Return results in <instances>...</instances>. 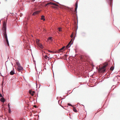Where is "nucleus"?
Instances as JSON below:
<instances>
[{"label": "nucleus", "instance_id": "7", "mask_svg": "<svg viewBox=\"0 0 120 120\" xmlns=\"http://www.w3.org/2000/svg\"><path fill=\"white\" fill-rule=\"evenodd\" d=\"M38 46L40 47L42 49L43 48V47L42 44L40 43H39L38 44H37Z\"/></svg>", "mask_w": 120, "mask_h": 120}, {"label": "nucleus", "instance_id": "13", "mask_svg": "<svg viewBox=\"0 0 120 120\" xmlns=\"http://www.w3.org/2000/svg\"><path fill=\"white\" fill-rule=\"evenodd\" d=\"M16 64L18 66V67H19V66H21L20 64L18 62H16Z\"/></svg>", "mask_w": 120, "mask_h": 120}, {"label": "nucleus", "instance_id": "25", "mask_svg": "<svg viewBox=\"0 0 120 120\" xmlns=\"http://www.w3.org/2000/svg\"><path fill=\"white\" fill-rule=\"evenodd\" d=\"M71 40L70 42H69V43L68 44H69V45H70V44H71Z\"/></svg>", "mask_w": 120, "mask_h": 120}, {"label": "nucleus", "instance_id": "18", "mask_svg": "<svg viewBox=\"0 0 120 120\" xmlns=\"http://www.w3.org/2000/svg\"><path fill=\"white\" fill-rule=\"evenodd\" d=\"M73 110L74 112H77L76 109L75 108H73Z\"/></svg>", "mask_w": 120, "mask_h": 120}, {"label": "nucleus", "instance_id": "22", "mask_svg": "<svg viewBox=\"0 0 120 120\" xmlns=\"http://www.w3.org/2000/svg\"><path fill=\"white\" fill-rule=\"evenodd\" d=\"M51 5H53L55 6H57V5L54 3H52Z\"/></svg>", "mask_w": 120, "mask_h": 120}, {"label": "nucleus", "instance_id": "17", "mask_svg": "<svg viewBox=\"0 0 120 120\" xmlns=\"http://www.w3.org/2000/svg\"><path fill=\"white\" fill-rule=\"evenodd\" d=\"M114 68H113V67L112 66L111 67L110 69L112 71L113 70Z\"/></svg>", "mask_w": 120, "mask_h": 120}, {"label": "nucleus", "instance_id": "8", "mask_svg": "<svg viewBox=\"0 0 120 120\" xmlns=\"http://www.w3.org/2000/svg\"><path fill=\"white\" fill-rule=\"evenodd\" d=\"M40 12L39 11H37L36 12H34L33 14L32 15H35L36 14H37L39 12Z\"/></svg>", "mask_w": 120, "mask_h": 120}, {"label": "nucleus", "instance_id": "20", "mask_svg": "<svg viewBox=\"0 0 120 120\" xmlns=\"http://www.w3.org/2000/svg\"><path fill=\"white\" fill-rule=\"evenodd\" d=\"M52 2H50L49 3H48L47 4V5H51Z\"/></svg>", "mask_w": 120, "mask_h": 120}, {"label": "nucleus", "instance_id": "10", "mask_svg": "<svg viewBox=\"0 0 120 120\" xmlns=\"http://www.w3.org/2000/svg\"><path fill=\"white\" fill-rule=\"evenodd\" d=\"M43 57H44V58H45V59H47V58H48V60H49L50 59V58H49V57H47V56L46 55H45V56H43Z\"/></svg>", "mask_w": 120, "mask_h": 120}, {"label": "nucleus", "instance_id": "15", "mask_svg": "<svg viewBox=\"0 0 120 120\" xmlns=\"http://www.w3.org/2000/svg\"><path fill=\"white\" fill-rule=\"evenodd\" d=\"M29 93L32 96H33L34 95L33 94H32V92L30 90L29 91Z\"/></svg>", "mask_w": 120, "mask_h": 120}, {"label": "nucleus", "instance_id": "33", "mask_svg": "<svg viewBox=\"0 0 120 120\" xmlns=\"http://www.w3.org/2000/svg\"><path fill=\"white\" fill-rule=\"evenodd\" d=\"M49 51V52H52V51Z\"/></svg>", "mask_w": 120, "mask_h": 120}, {"label": "nucleus", "instance_id": "29", "mask_svg": "<svg viewBox=\"0 0 120 120\" xmlns=\"http://www.w3.org/2000/svg\"><path fill=\"white\" fill-rule=\"evenodd\" d=\"M112 0H110V3H111V2H112Z\"/></svg>", "mask_w": 120, "mask_h": 120}, {"label": "nucleus", "instance_id": "12", "mask_svg": "<svg viewBox=\"0 0 120 120\" xmlns=\"http://www.w3.org/2000/svg\"><path fill=\"white\" fill-rule=\"evenodd\" d=\"M41 19L43 20V21L45 20V19H44V16L42 15L41 16Z\"/></svg>", "mask_w": 120, "mask_h": 120}, {"label": "nucleus", "instance_id": "21", "mask_svg": "<svg viewBox=\"0 0 120 120\" xmlns=\"http://www.w3.org/2000/svg\"><path fill=\"white\" fill-rule=\"evenodd\" d=\"M52 39V37H49L48 39V40H51Z\"/></svg>", "mask_w": 120, "mask_h": 120}, {"label": "nucleus", "instance_id": "6", "mask_svg": "<svg viewBox=\"0 0 120 120\" xmlns=\"http://www.w3.org/2000/svg\"><path fill=\"white\" fill-rule=\"evenodd\" d=\"M65 47V46L63 47L61 49H60L59 51V52H62L64 51V49Z\"/></svg>", "mask_w": 120, "mask_h": 120}, {"label": "nucleus", "instance_id": "26", "mask_svg": "<svg viewBox=\"0 0 120 120\" xmlns=\"http://www.w3.org/2000/svg\"><path fill=\"white\" fill-rule=\"evenodd\" d=\"M0 97H2V94H0Z\"/></svg>", "mask_w": 120, "mask_h": 120}, {"label": "nucleus", "instance_id": "31", "mask_svg": "<svg viewBox=\"0 0 120 120\" xmlns=\"http://www.w3.org/2000/svg\"><path fill=\"white\" fill-rule=\"evenodd\" d=\"M47 4H46L45 5V6L46 7L47 6Z\"/></svg>", "mask_w": 120, "mask_h": 120}, {"label": "nucleus", "instance_id": "32", "mask_svg": "<svg viewBox=\"0 0 120 120\" xmlns=\"http://www.w3.org/2000/svg\"><path fill=\"white\" fill-rule=\"evenodd\" d=\"M32 0V1H34L35 0Z\"/></svg>", "mask_w": 120, "mask_h": 120}, {"label": "nucleus", "instance_id": "14", "mask_svg": "<svg viewBox=\"0 0 120 120\" xmlns=\"http://www.w3.org/2000/svg\"><path fill=\"white\" fill-rule=\"evenodd\" d=\"M40 41V40L38 39H37L36 40V42L37 44H38L40 43L39 42V41Z\"/></svg>", "mask_w": 120, "mask_h": 120}, {"label": "nucleus", "instance_id": "24", "mask_svg": "<svg viewBox=\"0 0 120 120\" xmlns=\"http://www.w3.org/2000/svg\"><path fill=\"white\" fill-rule=\"evenodd\" d=\"M68 104L69 106H72V105L70 103H68Z\"/></svg>", "mask_w": 120, "mask_h": 120}, {"label": "nucleus", "instance_id": "27", "mask_svg": "<svg viewBox=\"0 0 120 120\" xmlns=\"http://www.w3.org/2000/svg\"><path fill=\"white\" fill-rule=\"evenodd\" d=\"M35 93L34 91H33L32 92V94H33Z\"/></svg>", "mask_w": 120, "mask_h": 120}, {"label": "nucleus", "instance_id": "23", "mask_svg": "<svg viewBox=\"0 0 120 120\" xmlns=\"http://www.w3.org/2000/svg\"><path fill=\"white\" fill-rule=\"evenodd\" d=\"M73 33H72V34H71V38H72V37H73Z\"/></svg>", "mask_w": 120, "mask_h": 120}, {"label": "nucleus", "instance_id": "34", "mask_svg": "<svg viewBox=\"0 0 120 120\" xmlns=\"http://www.w3.org/2000/svg\"><path fill=\"white\" fill-rule=\"evenodd\" d=\"M9 112L10 113V111H9Z\"/></svg>", "mask_w": 120, "mask_h": 120}, {"label": "nucleus", "instance_id": "5", "mask_svg": "<svg viewBox=\"0 0 120 120\" xmlns=\"http://www.w3.org/2000/svg\"><path fill=\"white\" fill-rule=\"evenodd\" d=\"M75 12H77V10L78 7V3L77 2H76L75 4Z\"/></svg>", "mask_w": 120, "mask_h": 120}, {"label": "nucleus", "instance_id": "1", "mask_svg": "<svg viewBox=\"0 0 120 120\" xmlns=\"http://www.w3.org/2000/svg\"><path fill=\"white\" fill-rule=\"evenodd\" d=\"M6 24L7 23L5 21L3 22L2 30L3 32L4 37L8 45L9 46V44L6 33Z\"/></svg>", "mask_w": 120, "mask_h": 120}, {"label": "nucleus", "instance_id": "35", "mask_svg": "<svg viewBox=\"0 0 120 120\" xmlns=\"http://www.w3.org/2000/svg\"><path fill=\"white\" fill-rule=\"evenodd\" d=\"M23 24H24V22Z\"/></svg>", "mask_w": 120, "mask_h": 120}, {"label": "nucleus", "instance_id": "19", "mask_svg": "<svg viewBox=\"0 0 120 120\" xmlns=\"http://www.w3.org/2000/svg\"><path fill=\"white\" fill-rule=\"evenodd\" d=\"M61 28H58V30L60 32L62 31V30H61Z\"/></svg>", "mask_w": 120, "mask_h": 120}, {"label": "nucleus", "instance_id": "9", "mask_svg": "<svg viewBox=\"0 0 120 120\" xmlns=\"http://www.w3.org/2000/svg\"><path fill=\"white\" fill-rule=\"evenodd\" d=\"M0 101L3 102H4L5 101V99L4 98H2L0 99Z\"/></svg>", "mask_w": 120, "mask_h": 120}, {"label": "nucleus", "instance_id": "16", "mask_svg": "<svg viewBox=\"0 0 120 120\" xmlns=\"http://www.w3.org/2000/svg\"><path fill=\"white\" fill-rule=\"evenodd\" d=\"M70 45H69V44H68L66 46V49H68V48L70 47Z\"/></svg>", "mask_w": 120, "mask_h": 120}, {"label": "nucleus", "instance_id": "30", "mask_svg": "<svg viewBox=\"0 0 120 120\" xmlns=\"http://www.w3.org/2000/svg\"><path fill=\"white\" fill-rule=\"evenodd\" d=\"M34 107L35 108H36L37 107V106L36 105H34Z\"/></svg>", "mask_w": 120, "mask_h": 120}, {"label": "nucleus", "instance_id": "28", "mask_svg": "<svg viewBox=\"0 0 120 120\" xmlns=\"http://www.w3.org/2000/svg\"><path fill=\"white\" fill-rule=\"evenodd\" d=\"M9 106H10V105H9V104H8V107H9V108H10V107H9Z\"/></svg>", "mask_w": 120, "mask_h": 120}, {"label": "nucleus", "instance_id": "11", "mask_svg": "<svg viewBox=\"0 0 120 120\" xmlns=\"http://www.w3.org/2000/svg\"><path fill=\"white\" fill-rule=\"evenodd\" d=\"M15 73L14 71L12 70L10 72V74L11 75H13Z\"/></svg>", "mask_w": 120, "mask_h": 120}, {"label": "nucleus", "instance_id": "3", "mask_svg": "<svg viewBox=\"0 0 120 120\" xmlns=\"http://www.w3.org/2000/svg\"><path fill=\"white\" fill-rule=\"evenodd\" d=\"M87 57L86 56H80V59L82 61H85L86 60Z\"/></svg>", "mask_w": 120, "mask_h": 120}, {"label": "nucleus", "instance_id": "2", "mask_svg": "<svg viewBox=\"0 0 120 120\" xmlns=\"http://www.w3.org/2000/svg\"><path fill=\"white\" fill-rule=\"evenodd\" d=\"M108 65V63H106L103 64V67L101 68H100L98 69V71L100 72H104L105 70V68Z\"/></svg>", "mask_w": 120, "mask_h": 120}, {"label": "nucleus", "instance_id": "4", "mask_svg": "<svg viewBox=\"0 0 120 120\" xmlns=\"http://www.w3.org/2000/svg\"><path fill=\"white\" fill-rule=\"evenodd\" d=\"M23 70V68L21 66L18 67L17 70L19 72H22Z\"/></svg>", "mask_w": 120, "mask_h": 120}]
</instances>
